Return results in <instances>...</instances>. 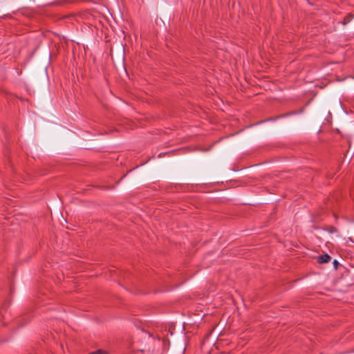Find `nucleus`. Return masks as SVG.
<instances>
[{
	"mask_svg": "<svg viewBox=\"0 0 354 354\" xmlns=\"http://www.w3.org/2000/svg\"><path fill=\"white\" fill-rule=\"evenodd\" d=\"M221 346V342L219 339L214 344L213 346L211 348L209 354H221L220 351V348Z\"/></svg>",
	"mask_w": 354,
	"mask_h": 354,
	"instance_id": "f257e3e1",
	"label": "nucleus"
},
{
	"mask_svg": "<svg viewBox=\"0 0 354 354\" xmlns=\"http://www.w3.org/2000/svg\"><path fill=\"white\" fill-rule=\"evenodd\" d=\"M330 259H331L330 256L327 254H325L320 255L318 257V262L320 263H328L330 261Z\"/></svg>",
	"mask_w": 354,
	"mask_h": 354,
	"instance_id": "f03ea898",
	"label": "nucleus"
},
{
	"mask_svg": "<svg viewBox=\"0 0 354 354\" xmlns=\"http://www.w3.org/2000/svg\"><path fill=\"white\" fill-rule=\"evenodd\" d=\"M327 230L330 234L337 233L338 232L337 229L336 227H333V226H329L327 228Z\"/></svg>",
	"mask_w": 354,
	"mask_h": 354,
	"instance_id": "7ed1b4c3",
	"label": "nucleus"
},
{
	"mask_svg": "<svg viewBox=\"0 0 354 354\" xmlns=\"http://www.w3.org/2000/svg\"><path fill=\"white\" fill-rule=\"evenodd\" d=\"M88 354H107V353L106 351L100 349V350H97L95 351L91 352Z\"/></svg>",
	"mask_w": 354,
	"mask_h": 354,
	"instance_id": "20e7f679",
	"label": "nucleus"
},
{
	"mask_svg": "<svg viewBox=\"0 0 354 354\" xmlns=\"http://www.w3.org/2000/svg\"><path fill=\"white\" fill-rule=\"evenodd\" d=\"M352 17L351 15H348L344 18V24H347L351 20Z\"/></svg>",
	"mask_w": 354,
	"mask_h": 354,
	"instance_id": "39448f33",
	"label": "nucleus"
},
{
	"mask_svg": "<svg viewBox=\"0 0 354 354\" xmlns=\"http://www.w3.org/2000/svg\"><path fill=\"white\" fill-rule=\"evenodd\" d=\"M333 266L335 269H337L338 268V266H339V262L337 260L335 259L333 261Z\"/></svg>",
	"mask_w": 354,
	"mask_h": 354,
	"instance_id": "423d86ee",
	"label": "nucleus"
}]
</instances>
